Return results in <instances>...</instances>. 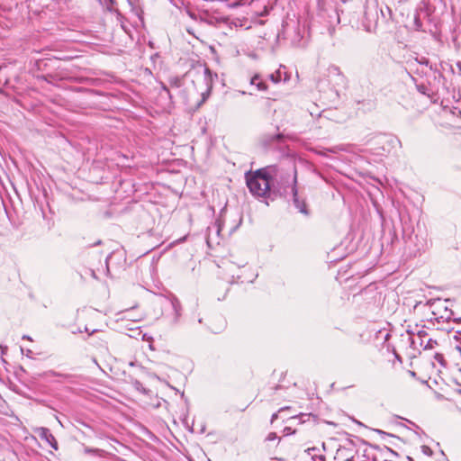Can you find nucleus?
I'll return each instance as SVG.
<instances>
[{
    "instance_id": "obj_1",
    "label": "nucleus",
    "mask_w": 461,
    "mask_h": 461,
    "mask_svg": "<svg viewBox=\"0 0 461 461\" xmlns=\"http://www.w3.org/2000/svg\"><path fill=\"white\" fill-rule=\"evenodd\" d=\"M286 176L279 175L275 166H268L256 170L253 174L246 175L247 186L254 196L275 200L282 191Z\"/></svg>"
},
{
    "instance_id": "obj_2",
    "label": "nucleus",
    "mask_w": 461,
    "mask_h": 461,
    "mask_svg": "<svg viewBox=\"0 0 461 461\" xmlns=\"http://www.w3.org/2000/svg\"><path fill=\"white\" fill-rule=\"evenodd\" d=\"M393 18L392 10L377 1L366 2L361 26L369 33L384 32L389 29Z\"/></svg>"
},
{
    "instance_id": "obj_3",
    "label": "nucleus",
    "mask_w": 461,
    "mask_h": 461,
    "mask_svg": "<svg viewBox=\"0 0 461 461\" xmlns=\"http://www.w3.org/2000/svg\"><path fill=\"white\" fill-rule=\"evenodd\" d=\"M296 170L294 169V176L291 177L290 174H287L285 184L282 187V191H286L285 194H279L278 196H283L285 198H292L295 208L305 215H309V211L307 210L306 203L303 200H300L298 197V191L296 187Z\"/></svg>"
},
{
    "instance_id": "obj_4",
    "label": "nucleus",
    "mask_w": 461,
    "mask_h": 461,
    "mask_svg": "<svg viewBox=\"0 0 461 461\" xmlns=\"http://www.w3.org/2000/svg\"><path fill=\"white\" fill-rule=\"evenodd\" d=\"M432 11L430 6L425 1L419 3L414 10L412 23L410 26L411 30L415 32H426V22L430 23Z\"/></svg>"
},
{
    "instance_id": "obj_5",
    "label": "nucleus",
    "mask_w": 461,
    "mask_h": 461,
    "mask_svg": "<svg viewBox=\"0 0 461 461\" xmlns=\"http://www.w3.org/2000/svg\"><path fill=\"white\" fill-rule=\"evenodd\" d=\"M221 222H214L207 228L206 231V243L209 248H213L215 245H219L221 241L220 234L221 231Z\"/></svg>"
},
{
    "instance_id": "obj_6",
    "label": "nucleus",
    "mask_w": 461,
    "mask_h": 461,
    "mask_svg": "<svg viewBox=\"0 0 461 461\" xmlns=\"http://www.w3.org/2000/svg\"><path fill=\"white\" fill-rule=\"evenodd\" d=\"M41 439L46 441L53 449L58 450L59 446L55 437L48 428L40 427L35 429Z\"/></svg>"
},
{
    "instance_id": "obj_7",
    "label": "nucleus",
    "mask_w": 461,
    "mask_h": 461,
    "mask_svg": "<svg viewBox=\"0 0 461 461\" xmlns=\"http://www.w3.org/2000/svg\"><path fill=\"white\" fill-rule=\"evenodd\" d=\"M164 301L167 305L171 307L172 311L174 312L172 322L177 323L180 319L182 311L179 300L176 296H172L171 298H166Z\"/></svg>"
},
{
    "instance_id": "obj_8",
    "label": "nucleus",
    "mask_w": 461,
    "mask_h": 461,
    "mask_svg": "<svg viewBox=\"0 0 461 461\" xmlns=\"http://www.w3.org/2000/svg\"><path fill=\"white\" fill-rule=\"evenodd\" d=\"M283 68H285V67H281L274 73L269 74L267 76V78L274 84H277L281 81H288L290 77L287 75L285 71H283Z\"/></svg>"
},
{
    "instance_id": "obj_9",
    "label": "nucleus",
    "mask_w": 461,
    "mask_h": 461,
    "mask_svg": "<svg viewBox=\"0 0 461 461\" xmlns=\"http://www.w3.org/2000/svg\"><path fill=\"white\" fill-rule=\"evenodd\" d=\"M345 150V148L343 145H338V146H334L332 148H316V149H312V151L319 155V156H322V157H328V153H332V154H337L339 151H343Z\"/></svg>"
},
{
    "instance_id": "obj_10",
    "label": "nucleus",
    "mask_w": 461,
    "mask_h": 461,
    "mask_svg": "<svg viewBox=\"0 0 461 461\" xmlns=\"http://www.w3.org/2000/svg\"><path fill=\"white\" fill-rule=\"evenodd\" d=\"M250 84L256 86L258 91L267 90V85L261 79V77L258 74H256L251 77Z\"/></svg>"
},
{
    "instance_id": "obj_11",
    "label": "nucleus",
    "mask_w": 461,
    "mask_h": 461,
    "mask_svg": "<svg viewBox=\"0 0 461 461\" xmlns=\"http://www.w3.org/2000/svg\"><path fill=\"white\" fill-rule=\"evenodd\" d=\"M428 336L427 332L423 330H420L417 332L416 338L411 339V345L416 347L418 344L420 348L423 347L425 342L424 339Z\"/></svg>"
},
{
    "instance_id": "obj_12",
    "label": "nucleus",
    "mask_w": 461,
    "mask_h": 461,
    "mask_svg": "<svg viewBox=\"0 0 461 461\" xmlns=\"http://www.w3.org/2000/svg\"><path fill=\"white\" fill-rule=\"evenodd\" d=\"M84 453L86 455H93L98 457H104L106 454V452L100 448H94L89 447H84Z\"/></svg>"
},
{
    "instance_id": "obj_13",
    "label": "nucleus",
    "mask_w": 461,
    "mask_h": 461,
    "mask_svg": "<svg viewBox=\"0 0 461 461\" xmlns=\"http://www.w3.org/2000/svg\"><path fill=\"white\" fill-rule=\"evenodd\" d=\"M284 140V134L282 133H276L267 136L265 139V143L267 145H272L274 143H280Z\"/></svg>"
},
{
    "instance_id": "obj_14",
    "label": "nucleus",
    "mask_w": 461,
    "mask_h": 461,
    "mask_svg": "<svg viewBox=\"0 0 461 461\" xmlns=\"http://www.w3.org/2000/svg\"><path fill=\"white\" fill-rule=\"evenodd\" d=\"M45 376L48 378L52 377V376H57V377H60L62 380H68L72 377V375L69 374L57 373L52 370L46 372Z\"/></svg>"
},
{
    "instance_id": "obj_15",
    "label": "nucleus",
    "mask_w": 461,
    "mask_h": 461,
    "mask_svg": "<svg viewBox=\"0 0 461 461\" xmlns=\"http://www.w3.org/2000/svg\"><path fill=\"white\" fill-rule=\"evenodd\" d=\"M435 345H437V341L432 339H429L426 342H424L423 347L421 348L423 349H431L434 348Z\"/></svg>"
},
{
    "instance_id": "obj_16",
    "label": "nucleus",
    "mask_w": 461,
    "mask_h": 461,
    "mask_svg": "<svg viewBox=\"0 0 461 461\" xmlns=\"http://www.w3.org/2000/svg\"><path fill=\"white\" fill-rule=\"evenodd\" d=\"M421 451H422V453H423L424 455H427V456H432V454H433V452H432L431 448H430L429 447H428V446H422V447H421Z\"/></svg>"
},
{
    "instance_id": "obj_17",
    "label": "nucleus",
    "mask_w": 461,
    "mask_h": 461,
    "mask_svg": "<svg viewBox=\"0 0 461 461\" xmlns=\"http://www.w3.org/2000/svg\"><path fill=\"white\" fill-rule=\"evenodd\" d=\"M276 438H278L276 433V432H270L267 436L266 440L267 441H273V440H276Z\"/></svg>"
},
{
    "instance_id": "obj_18",
    "label": "nucleus",
    "mask_w": 461,
    "mask_h": 461,
    "mask_svg": "<svg viewBox=\"0 0 461 461\" xmlns=\"http://www.w3.org/2000/svg\"><path fill=\"white\" fill-rule=\"evenodd\" d=\"M43 78L47 82H51V80L56 79V76H54L52 74H48L47 76H44Z\"/></svg>"
},
{
    "instance_id": "obj_19",
    "label": "nucleus",
    "mask_w": 461,
    "mask_h": 461,
    "mask_svg": "<svg viewBox=\"0 0 461 461\" xmlns=\"http://www.w3.org/2000/svg\"><path fill=\"white\" fill-rule=\"evenodd\" d=\"M376 455H379V453H376V454H373V455H370V454H367V455H365L364 457L365 459L363 460H360V461H373V456H376Z\"/></svg>"
},
{
    "instance_id": "obj_20",
    "label": "nucleus",
    "mask_w": 461,
    "mask_h": 461,
    "mask_svg": "<svg viewBox=\"0 0 461 461\" xmlns=\"http://www.w3.org/2000/svg\"><path fill=\"white\" fill-rule=\"evenodd\" d=\"M204 75H205L206 78H210V79L212 77V73L211 72V70L208 68H205Z\"/></svg>"
},
{
    "instance_id": "obj_21",
    "label": "nucleus",
    "mask_w": 461,
    "mask_h": 461,
    "mask_svg": "<svg viewBox=\"0 0 461 461\" xmlns=\"http://www.w3.org/2000/svg\"><path fill=\"white\" fill-rule=\"evenodd\" d=\"M268 14V9L267 6L264 7V10L258 14L259 16H266Z\"/></svg>"
},
{
    "instance_id": "obj_22",
    "label": "nucleus",
    "mask_w": 461,
    "mask_h": 461,
    "mask_svg": "<svg viewBox=\"0 0 461 461\" xmlns=\"http://www.w3.org/2000/svg\"><path fill=\"white\" fill-rule=\"evenodd\" d=\"M435 358H436L438 362H442V361H443V356H442V355H440V354H436Z\"/></svg>"
},
{
    "instance_id": "obj_23",
    "label": "nucleus",
    "mask_w": 461,
    "mask_h": 461,
    "mask_svg": "<svg viewBox=\"0 0 461 461\" xmlns=\"http://www.w3.org/2000/svg\"><path fill=\"white\" fill-rule=\"evenodd\" d=\"M284 431H285V435H289L291 433V428L285 427Z\"/></svg>"
},
{
    "instance_id": "obj_24",
    "label": "nucleus",
    "mask_w": 461,
    "mask_h": 461,
    "mask_svg": "<svg viewBox=\"0 0 461 461\" xmlns=\"http://www.w3.org/2000/svg\"><path fill=\"white\" fill-rule=\"evenodd\" d=\"M315 450H316V447H309V448H307V449H306V452H307L309 455H311V453H312V451H315Z\"/></svg>"
},
{
    "instance_id": "obj_25",
    "label": "nucleus",
    "mask_w": 461,
    "mask_h": 461,
    "mask_svg": "<svg viewBox=\"0 0 461 461\" xmlns=\"http://www.w3.org/2000/svg\"><path fill=\"white\" fill-rule=\"evenodd\" d=\"M278 417L277 413H274L271 418V422H273L275 420H276Z\"/></svg>"
},
{
    "instance_id": "obj_26",
    "label": "nucleus",
    "mask_w": 461,
    "mask_h": 461,
    "mask_svg": "<svg viewBox=\"0 0 461 461\" xmlns=\"http://www.w3.org/2000/svg\"><path fill=\"white\" fill-rule=\"evenodd\" d=\"M23 339H28V340H31V339H31V337H30V336H28V335H24V336H23Z\"/></svg>"
},
{
    "instance_id": "obj_27",
    "label": "nucleus",
    "mask_w": 461,
    "mask_h": 461,
    "mask_svg": "<svg viewBox=\"0 0 461 461\" xmlns=\"http://www.w3.org/2000/svg\"><path fill=\"white\" fill-rule=\"evenodd\" d=\"M257 276H258V275H257V274H256V275H253L252 278H251V279H249V280H247V282H253L254 278H255V277H257Z\"/></svg>"
},
{
    "instance_id": "obj_28",
    "label": "nucleus",
    "mask_w": 461,
    "mask_h": 461,
    "mask_svg": "<svg viewBox=\"0 0 461 461\" xmlns=\"http://www.w3.org/2000/svg\"><path fill=\"white\" fill-rule=\"evenodd\" d=\"M318 458H319L320 460H321V461H325V458H324V456H318Z\"/></svg>"
},
{
    "instance_id": "obj_29",
    "label": "nucleus",
    "mask_w": 461,
    "mask_h": 461,
    "mask_svg": "<svg viewBox=\"0 0 461 461\" xmlns=\"http://www.w3.org/2000/svg\"><path fill=\"white\" fill-rule=\"evenodd\" d=\"M457 66L459 67V69L461 71V62H457Z\"/></svg>"
},
{
    "instance_id": "obj_30",
    "label": "nucleus",
    "mask_w": 461,
    "mask_h": 461,
    "mask_svg": "<svg viewBox=\"0 0 461 461\" xmlns=\"http://www.w3.org/2000/svg\"><path fill=\"white\" fill-rule=\"evenodd\" d=\"M131 5H133V0H129Z\"/></svg>"
},
{
    "instance_id": "obj_31",
    "label": "nucleus",
    "mask_w": 461,
    "mask_h": 461,
    "mask_svg": "<svg viewBox=\"0 0 461 461\" xmlns=\"http://www.w3.org/2000/svg\"><path fill=\"white\" fill-rule=\"evenodd\" d=\"M100 243H101V240H98V241H96V242L95 243V245H99Z\"/></svg>"
},
{
    "instance_id": "obj_32",
    "label": "nucleus",
    "mask_w": 461,
    "mask_h": 461,
    "mask_svg": "<svg viewBox=\"0 0 461 461\" xmlns=\"http://www.w3.org/2000/svg\"><path fill=\"white\" fill-rule=\"evenodd\" d=\"M164 89H165V91H166L167 94H169L168 89H167L166 87H164Z\"/></svg>"
},
{
    "instance_id": "obj_33",
    "label": "nucleus",
    "mask_w": 461,
    "mask_h": 461,
    "mask_svg": "<svg viewBox=\"0 0 461 461\" xmlns=\"http://www.w3.org/2000/svg\"><path fill=\"white\" fill-rule=\"evenodd\" d=\"M198 321H199V323H202L203 322V319H199Z\"/></svg>"
},
{
    "instance_id": "obj_34",
    "label": "nucleus",
    "mask_w": 461,
    "mask_h": 461,
    "mask_svg": "<svg viewBox=\"0 0 461 461\" xmlns=\"http://www.w3.org/2000/svg\"><path fill=\"white\" fill-rule=\"evenodd\" d=\"M407 458H408L409 461H412L411 457L408 456Z\"/></svg>"
}]
</instances>
